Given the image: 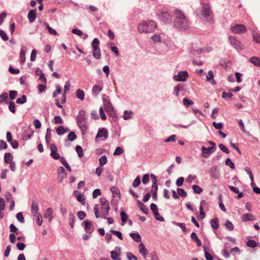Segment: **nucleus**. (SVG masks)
I'll return each mask as SVG.
<instances>
[{
	"label": "nucleus",
	"mask_w": 260,
	"mask_h": 260,
	"mask_svg": "<svg viewBox=\"0 0 260 260\" xmlns=\"http://www.w3.org/2000/svg\"><path fill=\"white\" fill-rule=\"evenodd\" d=\"M100 212H99V206L98 205H95L94 207V212L97 218L106 216L110 210L109 201L105 198L100 199Z\"/></svg>",
	"instance_id": "obj_1"
},
{
	"label": "nucleus",
	"mask_w": 260,
	"mask_h": 260,
	"mask_svg": "<svg viewBox=\"0 0 260 260\" xmlns=\"http://www.w3.org/2000/svg\"><path fill=\"white\" fill-rule=\"evenodd\" d=\"M174 16L176 19L175 25L180 28H186L188 26V21L184 14L179 10L174 11Z\"/></svg>",
	"instance_id": "obj_2"
},
{
	"label": "nucleus",
	"mask_w": 260,
	"mask_h": 260,
	"mask_svg": "<svg viewBox=\"0 0 260 260\" xmlns=\"http://www.w3.org/2000/svg\"><path fill=\"white\" fill-rule=\"evenodd\" d=\"M157 27L153 21H146L138 25V30L140 33H149L154 31Z\"/></svg>",
	"instance_id": "obj_3"
},
{
	"label": "nucleus",
	"mask_w": 260,
	"mask_h": 260,
	"mask_svg": "<svg viewBox=\"0 0 260 260\" xmlns=\"http://www.w3.org/2000/svg\"><path fill=\"white\" fill-rule=\"evenodd\" d=\"M77 123L82 133H85L87 130L85 119V113L84 111H80L77 117Z\"/></svg>",
	"instance_id": "obj_4"
},
{
	"label": "nucleus",
	"mask_w": 260,
	"mask_h": 260,
	"mask_svg": "<svg viewBox=\"0 0 260 260\" xmlns=\"http://www.w3.org/2000/svg\"><path fill=\"white\" fill-rule=\"evenodd\" d=\"M208 144L211 146L206 148L203 146L201 148L202 155L204 158L208 157L216 149V145L214 142L209 141Z\"/></svg>",
	"instance_id": "obj_5"
},
{
	"label": "nucleus",
	"mask_w": 260,
	"mask_h": 260,
	"mask_svg": "<svg viewBox=\"0 0 260 260\" xmlns=\"http://www.w3.org/2000/svg\"><path fill=\"white\" fill-rule=\"evenodd\" d=\"M231 30L234 34H242L247 31V28L244 24H236L231 27Z\"/></svg>",
	"instance_id": "obj_6"
},
{
	"label": "nucleus",
	"mask_w": 260,
	"mask_h": 260,
	"mask_svg": "<svg viewBox=\"0 0 260 260\" xmlns=\"http://www.w3.org/2000/svg\"><path fill=\"white\" fill-rule=\"evenodd\" d=\"M104 109L108 114L113 116L115 115V111H114L112 105L109 100H105L104 101Z\"/></svg>",
	"instance_id": "obj_7"
},
{
	"label": "nucleus",
	"mask_w": 260,
	"mask_h": 260,
	"mask_svg": "<svg viewBox=\"0 0 260 260\" xmlns=\"http://www.w3.org/2000/svg\"><path fill=\"white\" fill-rule=\"evenodd\" d=\"M188 77V74L186 71H181L174 76V79L176 81H185Z\"/></svg>",
	"instance_id": "obj_8"
},
{
	"label": "nucleus",
	"mask_w": 260,
	"mask_h": 260,
	"mask_svg": "<svg viewBox=\"0 0 260 260\" xmlns=\"http://www.w3.org/2000/svg\"><path fill=\"white\" fill-rule=\"evenodd\" d=\"M201 5L202 6V12L203 15L206 18L209 17L211 13L210 5L205 3H201Z\"/></svg>",
	"instance_id": "obj_9"
},
{
	"label": "nucleus",
	"mask_w": 260,
	"mask_h": 260,
	"mask_svg": "<svg viewBox=\"0 0 260 260\" xmlns=\"http://www.w3.org/2000/svg\"><path fill=\"white\" fill-rule=\"evenodd\" d=\"M108 137V131L106 128H102L100 129L95 137V141H98V139L101 138L102 140L106 139Z\"/></svg>",
	"instance_id": "obj_10"
},
{
	"label": "nucleus",
	"mask_w": 260,
	"mask_h": 260,
	"mask_svg": "<svg viewBox=\"0 0 260 260\" xmlns=\"http://www.w3.org/2000/svg\"><path fill=\"white\" fill-rule=\"evenodd\" d=\"M229 40L231 44L237 50H241L242 46L241 43L240 41L237 40L236 38L234 36H231L229 37Z\"/></svg>",
	"instance_id": "obj_11"
},
{
	"label": "nucleus",
	"mask_w": 260,
	"mask_h": 260,
	"mask_svg": "<svg viewBox=\"0 0 260 260\" xmlns=\"http://www.w3.org/2000/svg\"><path fill=\"white\" fill-rule=\"evenodd\" d=\"M51 150V156L55 159L60 158V155L57 153V148L55 144H51L50 146Z\"/></svg>",
	"instance_id": "obj_12"
},
{
	"label": "nucleus",
	"mask_w": 260,
	"mask_h": 260,
	"mask_svg": "<svg viewBox=\"0 0 260 260\" xmlns=\"http://www.w3.org/2000/svg\"><path fill=\"white\" fill-rule=\"evenodd\" d=\"M70 86L71 85L70 82H66L63 88V93L62 94L61 98L60 99V102L62 104H64L66 102V94L67 92L70 90Z\"/></svg>",
	"instance_id": "obj_13"
},
{
	"label": "nucleus",
	"mask_w": 260,
	"mask_h": 260,
	"mask_svg": "<svg viewBox=\"0 0 260 260\" xmlns=\"http://www.w3.org/2000/svg\"><path fill=\"white\" fill-rule=\"evenodd\" d=\"M120 217L122 221V225H123L124 224H125L126 223H128V225L130 226L132 225V221L130 219H128V216L124 211H122L120 212Z\"/></svg>",
	"instance_id": "obj_14"
},
{
	"label": "nucleus",
	"mask_w": 260,
	"mask_h": 260,
	"mask_svg": "<svg viewBox=\"0 0 260 260\" xmlns=\"http://www.w3.org/2000/svg\"><path fill=\"white\" fill-rule=\"evenodd\" d=\"M120 249L118 247L114 250L111 251V257L113 260H121L120 258Z\"/></svg>",
	"instance_id": "obj_15"
},
{
	"label": "nucleus",
	"mask_w": 260,
	"mask_h": 260,
	"mask_svg": "<svg viewBox=\"0 0 260 260\" xmlns=\"http://www.w3.org/2000/svg\"><path fill=\"white\" fill-rule=\"evenodd\" d=\"M165 37V35L163 33H160L158 34H154L151 37V39L154 43L161 42L162 40Z\"/></svg>",
	"instance_id": "obj_16"
},
{
	"label": "nucleus",
	"mask_w": 260,
	"mask_h": 260,
	"mask_svg": "<svg viewBox=\"0 0 260 260\" xmlns=\"http://www.w3.org/2000/svg\"><path fill=\"white\" fill-rule=\"evenodd\" d=\"M53 209L51 208H47L43 215L44 218L48 219L49 222H51L53 219Z\"/></svg>",
	"instance_id": "obj_17"
},
{
	"label": "nucleus",
	"mask_w": 260,
	"mask_h": 260,
	"mask_svg": "<svg viewBox=\"0 0 260 260\" xmlns=\"http://www.w3.org/2000/svg\"><path fill=\"white\" fill-rule=\"evenodd\" d=\"M26 49L27 48L25 46H22L21 48L19 54V60L20 64H23L25 61V52L26 51Z\"/></svg>",
	"instance_id": "obj_18"
},
{
	"label": "nucleus",
	"mask_w": 260,
	"mask_h": 260,
	"mask_svg": "<svg viewBox=\"0 0 260 260\" xmlns=\"http://www.w3.org/2000/svg\"><path fill=\"white\" fill-rule=\"evenodd\" d=\"M159 17L166 23H169L171 21V17L168 12H162L160 14Z\"/></svg>",
	"instance_id": "obj_19"
},
{
	"label": "nucleus",
	"mask_w": 260,
	"mask_h": 260,
	"mask_svg": "<svg viewBox=\"0 0 260 260\" xmlns=\"http://www.w3.org/2000/svg\"><path fill=\"white\" fill-rule=\"evenodd\" d=\"M39 210V207L38 204L35 202H32L31 206V212L32 215H36L37 214H39L40 213L38 212Z\"/></svg>",
	"instance_id": "obj_20"
},
{
	"label": "nucleus",
	"mask_w": 260,
	"mask_h": 260,
	"mask_svg": "<svg viewBox=\"0 0 260 260\" xmlns=\"http://www.w3.org/2000/svg\"><path fill=\"white\" fill-rule=\"evenodd\" d=\"M37 16L36 10H30L28 14V19L30 23L35 21Z\"/></svg>",
	"instance_id": "obj_21"
},
{
	"label": "nucleus",
	"mask_w": 260,
	"mask_h": 260,
	"mask_svg": "<svg viewBox=\"0 0 260 260\" xmlns=\"http://www.w3.org/2000/svg\"><path fill=\"white\" fill-rule=\"evenodd\" d=\"M139 252L144 257H145L146 255L148 254V251L145 248L144 245L143 243H140L139 245Z\"/></svg>",
	"instance_id": "obj_22"
},
{
	"label": "nucleus",
	"mask_w": 260,
	"mask_h": 260,
	"mask_svg": "<svg viewBox=\"0 0 260 260\" xmlns=\"http://www.w3.org/2000/svg\"><path fill=\"white\" fill-rule=\"evenodd\" d=\"M57 172L58 176L61 180H62L66 177L67 174L66 173V170L62 167H60L58 168Z\"/></svg>",
	"instance_id": "obj_23"
},
{
	"label": "nucleus",
	"mask_w": 260,
	"mask_h": 260,
	"mask_svg": "<svg viewBox=\"0 0 260 260\" xmlns=\"http://www.w3.org/2000/svg\"><path fill=\"white\" fill-rule=\"evenodd\" d=\"M242 219L244 221H252L255 219V217L251 213H246L242 216Z\"/></svg>",
	"instance_id": "obj_24"
},
{
	"label": "nucleus",
	"mask_w": 260,
	"mask_h": 260,
	"mask_svg": "<svg viewBox=\"0 0 260 260\" xmlns=\"http://www.w3.org/2000/svg\"><path fill=\"white\" fill-rule=\"evenodd\" d=\"M158 186L157 182H154L153 183L151 188V192L152 198L156 200L157 198V191Z\"/></svg>",
	"instance_id": "obj_25"
},
{
	"label": "nucleus",
	"mask_w": 260,
	"mask_h": 260,
	"mask_svg": "<svg viewBox=\"0 0 260 260\" xmlns=\"http://www.w3.org/2000/svg\"><path fill=\"white\" fill-rule=\"evenodd\" d=\"M103 86H101L99 85H95L93 86L92 89V93L95 95H97L103 89Z\"/></svg>",
	"instance_id": "obj_26"
},
{
	"label": "nucleus",
	"mask_w": 260,
	"mask_h": 260,
	"mask_svg": "<svg viewBox=\"0 0 260 260\" xmlns=\"http://www.w3.org/2000/svg\"><path fill=\"white\" fill-rule=\"evenodd\" d=\"M56 131L58 135H62L65 134L66 133L69 132V129L68 128L64 127L63 126H59L56 129Z\"/></svg>",
	"instance_id": "obj_27"
},
{
	"label": "nucleus",
	"mask_w": 260,
	"mask_h": 260,
	"mask_svg": "<svg viewBox=\"0 0 260 260\" xmlns=\"http://www.w3.org/2000/svg\"><path fill=\"white\" fill-rule=\"evenodd\" d=\"M4 161L6 164H9L13 161L12 154L10 152H7L5 154Z\"/></svg>",
	"instance_id": "obj_28"
},
{
	"label": "nucleus",
	"mask_w": 260,
	"mask_h": 260,
	"mask_svg": "<svg viewBox=\"0 0 260 260\" xmlns=\"http://www.w3.org/2000/svg\"><path fill=\"white\" fill-rule=\"evenodd\" d=\"M252 36L253 41L256 43H260V34L257 31L253 30Z\"/></svg>",
	"instance_id": "obj_29"
},
{
	"label": "nucleus",
	"mask_w": 260,
	"mask_h": 260,
	"mask_svg": "<svg viewBox=\"0 0 260 260\" xmlns=\"http://www.w3.org/2000/svg\"><path fill=\"white\" fill-rule=\"evenodd\" d=\"M76 96L80 100L83 101L84 100L85 93L84 91L79 89L76 91Z\"/></svg>",
	"instance_id": "obj_30"
},
{
	"label": "nucleus",
	"mask_w": 260,
	"mask_h": 260,
	"mask_svg": "<svg viewBox=\"0 0 260 260\" xmlns=\"http://www.w3.org/2000/svg\"><path fill=\"white\" fill-rule=\"evenodd\" d=\"M77 200L78 201L81 203V204L83 205H85L86 202H85V198L84 196L81 193L79 192L78 194L76 196Z\"/></svg>",
	"instance_id": "obj_31"
},
{
	"label": "nucleus",
	"mask_w": 260,
	"mask_h": 260,
	"mask_svg": "<svg viewBox=\"0 0 260 260\" xmlns=\"http://www.w3.org/2000/svg\"><path fill=\"white\" fill-rule=\"evenodd\" d=\"M210 174L211 177L214 179H217L218 178V175L217 174V169L216 167H213L211 168L210 170Z\"/></svg>",
	"instance_id": "obj_32"
},
{
	"label": "nucleus",
	"mask_w": 260,
	"mask_h": 260,
	"mask_svg": "<svg viewBox=\"0 0 260 260\" xmlns=\"http://www.w3.org/2000/svg\"><path fill=\"white\" fill-rule=\"evenodd\" d=\"M249 61L256 66L260 67V58L252 57L249 58Z\"/></svg>",
	"instance_id": "obj_33"
},
{
	"label": "nucleus",
	"mask_w": 260,
	"mask_h": 260,
	"mask_svg": "<svg viewBox=\"0 0 260 260\" xmlns=\"http://www.w3.org/2000/svg\"><path fill=\"white\" fill-rule=\"evenodd\" d=\"M36 217V222L38 226H40L43 222V218L40 213L34 215Z\"/></svg>",
	"instance_id": "obj_34"
},
{
	"label": "nucleus",
	"mask_w": 260,
	"mask_h": 260,
	"mask_svg": "<svg viewBox=\"0 0 260 260\" xmlns=\"http://www.w3.org/2000/svg\"><path fill=\"white\" fill-rule=\"evenodd\" d=\"M214 75L213 73L210 71L208 72V75L206 76L207 80L208 81H211L212 84H215L216 81L213 79Z\"/></svg>",
	"instance_id": "obj_35"
},
{
	"label": "nucleus",
	"mask_w": 260,
	"mask_h": 260,
	"mask_svg": "<svg viewBox=\"0 0 260 260\" xmlns=\"http://www.w3.org/2000/svg\"><path fill=\"white\" fill-rule=\"evenodd\" d=\"M44 25L45 26V27H46V28L47 29V30H48V32H49V34H50L51 35H57V33L56 32V31L52 28L49 25V24L46 22H44Z\"/></svg>",
	"instance_id": "obj_36"
},
{
	"label": "nucleus",
	"mask_w": 260,
	"mask_h": 260,
	"mask_svg": "<svg viewBox=\"0 0 260 260\" xmlns=\"http://www.w3.org/2000/svg\"><path fill=\"white\" fill-rule=\"evenodd\" d=\"M93 57L96 59H99L101 57V50L100 48H98L97 49L93 50L92 53Z\"/></svg>",
	"instance_id": "obj_37"
},
{
	"label": "nucleus",
	"mask_w": 260,
	"mask_h": 260,
	"mask_svg": "<svg viewBox=\"0 0 260 260\" xmlns=\"http://www.w3.org/2000/svg\"><path fill=\"white\" fill-rule=\"evenodd\" d=\"M191 239L196 242L198 246H201V241L198 239L197 235L195 233H192L191 234Z\"/></svg>",
	"instance_id": "obj_38"
},
{
	"label": "nucleus",
	"mask_w": 260,
	"mask_h": 260,
	"mask_svg": "<svg viewBox=\"0 0 260 260\" xmlns=\"http://www.w3.org/2000/svg\"><path fill=\"white\" fill-rule=\"evenodd\" d=\"M183 86L180 84L177 85L174 88V93L176 96H178L179 95V91L180 90H183Z\"/></svg>",
	"instance_id": "obj_39"
},
{
	"label": "nucleus",
	"mask_w": 260,
	"mask_h": 260,
	"mask_svg": "<svg viewBox=\"0 0 260 260\" xmlns=\"http://www.w3.org/2000/svg\"><path fill=\"white\" fill-rule=\"evenodd\" d=\"M183 104L185 107H189V106L193 105L194 102L193 101L185 98L183 100Z\"/></svg>",
	"instance_id": "obj_40"
},
{
	"label": "nucleus",
	"mask_w": 260,
	"mask_h": 260,
	"mask_svg": "<svg viewBox=\"0 0 260 260\" xmlns=\"http://www.w3.org/2000/svg\"><path fill=\"white\" fill-rule=\"evenodd\" d=\"M131 237L137 242L141 241V237L138 233H131Z\"/></svg>",
	"instance_id": "obj_41"
},
{
	"label": "nucleus",
	"mask_w": 260,
	"mask_h": 260,
	"mask_svg": "<svg viewBox=\"0 0 260 260\" xmlns=\"http://www.w3.org/2000/svg\"><path fill=\"white\" fill-rule=\"evenodd\" d=\"M99 160L100 166L103 167L104 165L107 164V157L106 156L103 155L99 158Z\"/></svg>",
	"instance_id": "obj_42"
},
{
	"label": "nucleus",
	"mask_w": 260,
	"mask_h": 260,
	"mask_svg": "<svg viewBox=\"0 0 260 260\" xmlns=\"http://www.w3.org/2000/svg\"><path fill=\"white\" fill-rule=\"evenodd\" d=\"M62 91V88L60 85H56V89L54 91L53 93V97L55 98L56 97L58 94H59Z\"/></svg>",
	"instance_id": "obj_43"
},
{
	"label": "nucleus",
	"mask_w": 260,
	"mask_h": 260,
	"mask_svg": "<svg viewBox=\"0 0 260 260\" xmlns=\"http://www.w3.org/2000/svg\"><path fill=\"white\" fill-rule=\"evenodd\" d=\"M100 44V42L99 40L97 38H94L92 42V47L93 48V50L94 49H97L98 48H100L99 47Z\"/></svg>",
	"instance_id": "obj_44"
},
{
	"label": "nucleus",
	"mask_w": 260,
	"mask_h": 260,
	"mask_svg": "<svg viewBox=\"0 0 260 260\" xmlns=\"http://www.w3.org/2000/svg\"><path fill=\"white\" fill-rule=\"evenodd\" d=\"M76 151L79 157H82L83 156V150L80 146L77 145L76 146Z\"/></svg>",
	"instance_id": "obj_45"
},
{
	"label": "nucleus",
	"mask_w": 260,
	"mask_h": 260,
	"mask_svg": "<svg viewBox=\"0 0 260 260\" xmlns=\"http://www.w3.org/2000/svg\"><path fill=\"white\" fill-rule=\"evenodd\" d=\"M192 188L193 191L197 193L200 194L203 191V189H202V188L197 185H192Z\"/></svg>",
	"instance_id": "obj_46"
},
{
	"label": "nucleus",
	"mask_w": 260,
	"mask_h": 260,
	"mask_svg": "<svg viewBox=\"0 0 260 260\" xmlns=\"http://www.w3.org/2000/svg\"><path fill=\"white\" fill-rule=\"evenodd\" d=\"M26 96L25 95H23L20 98H18L16 100V103L19 104H22L26 102Z\"/></svg>",
	"instance_id": "obj_47"
},
{
	"label": "nucleus",
	"mask_w": 260,
	"mask_h": 260,
	"mask_svg": "<svg viewBox=\"0 0 260 260\" xmlns=\"http://www.w3.org/2000/svg\"><path fill=\"white\" fill-rule=\"evenodd\" d=\"M8 95L7 92H3L0 95V104L7 100Z\"/></svg>",
	"instance_id": "obj_48"
},
{
	"label": "nucleus",
	"mask_w": 260,
	"mask_h": 260,
	"mask_svg": "<svg viewBox=\"0 0 260 260\" xmlns=\"http://www.w3.org/2000/svg\"><path fill=\"white\" fill-rule=\"evenodd\" d=\"M77 138V136L73 132H70L68 136V139L70 141H73Z\"/></svg>",
	"instance_id": "obj_49"
},
{
	"label": "nucleus",
	"mask_w": 260,
	"mask_h": 260,
	"mask_svg": "<svg viewBox=\"0 0 260 260\" xmlns=\"http://www.w3.org/2000/svg\"><path fill=\"white\" fill-rule=\"evenodd\" d=\"M51 139V136L50 132V129L48 128L47 130V134L45 136L46 142L47 144H49L50 143Z\"/></svg>",
	"instance_id": "obj_50"
},
{
	"label": "nucleus",
	"mask_w": 260,
	"mask_h": 260,
	"mask_svg": "<svg viewBox=\"0 0 260 260\" xmlns=\"http://www.w3.org/2000/svg\"><path fill=\"white\" fill-rule=\"evenodd\" d=\"M238 124H239V125L241 131L243 133H244L245 134L248 133V132L246 130L245 126H244V123L243 122V121L241 119H239L238 120Z\"/></svg>",
	"instance_id": "obj_51"
},
{
	"label": "nucleus",
	"mask_w": 260,
	"mask_h": 260,
	"mask_svg": "<svg viewBox=\"0 0 260 260\" xmlns=\"http://www.w3.org/2000/svg\"><path fill=\"white\" fill-rule=\"evenodd\" d=\"M247 246L251 248H254L256 247L257 243L256 242L252 240H249L247 242Z\"/></svg>",
	"instance_id": "obj_52"
},
{
	"label": "nucleus",
	"mask_w": 260,
	"mask_h": 260,
	"mask_svg": "<svg viewBox=\"0 0 260 260\" xmlns=\"http://www.w3.org/2000/svg\"><path fill=\"white\" fill-rule=\"evenodd\" d=\"M211 225L212 228H218V219L217 218H214L211 221Z\"/></svg>",
	"instance_id": "obj_53"
},
{
	"label": "nucleus",
	"mask_w": 260,
	"mask_h": 260,
	"mask_svg": "<svg viewBox=\"0 0 260 260\" xmlns=\"http://www.w3.org/2000/svg\"><path fill=\"white\" fill-rule=\"evenodd\" d=\"M204 203V201L201 202L200 206V217L201 218H203L205 217V213L204 212V209L203 207V204Z\"/></svg>",
	"instance_id": "obj_54"
},
{
	"label": "nucleus",
	"mask_w": 260,
	"mask_h": 260,
	"mask_svg": "<svg viewBox=\"0 0 260 260\" xmlns=\"http://www.w3.org/2000/svg\"><path fill=\"white\" fill-rule=\"evenodd\" d=\"M123 152H124V151L121 147H117L116 148V149L113 153V155L115 156L119 155H121V154H122L123 153Z\"/></svg>",
	"instance_id": "obj_55"
},
{
	"label": "nucleus",
	"mask_w": 260,
	"mask_h": 260,
	"mask_svg": "<svg viewBox=\"0 0 260 260\" xmlns=\"http://www.w3.org/2000/svg\"><path fill=\"white\" fill-rule=\"evenodd\" d=\"M9 109L13 113H15V112H16L15 105V103L14 102H10L9 103Z\"/></svg>",
	"instance_id": "obj_56"
},
{
	"label": "nucleus",
	"mask_w": 260,
	"mask_h": 260,
	"mask_svg": "<svg viewBox=\"0 0 260 260\" xmlns=\"http://www.w3.org/2000/svg\"><path fill=\"white\" fill-rule=\"evenodd\" d=\"M133 115V113L130 111H125L124 112L123 118L124 119H128L132 118Z\"/></svg>",
	"instance_id": "obj_57"
},
{
	"label": "nucleus",
	"mask_w": 260,
	"mask_h": 260,
	"mask_svg": "<svg viewBox=\"0 0 260 260\" xmlns=\"http://www.w3.org/2000/svg\"><path fill=\"white\" fill-rule=\"evenodd\" d=\"M54 123L55 124H61L63 123V120L61 117L59 116H56L53 119Z\"/></svg>",
	"instance_id": "obj_58"
},
{
	"label": "nucleus",
	"mask_w": 260,
	"mask_h": 260,
	"mask_svg": "<svg viewBox=\"0 0 260 260\" xmlns=\"http://www.w3.org/2000/svg\"><path fill=\"white\" fill-rule=\"evenodd\" d=\"M245 171L247 172V173L249 175L251 181L253 182L254 180V177L252 173V172L250 169L248 167H246L245 168Z\"/></svg>",
	"instance_id": "obj_59"
},
{
	"label": "nucleus",
	"mask_w": 260,
	"mask_h": 260,
	"mask_svg": "<svg viewBox=\"0 0 260 260\" xmlns=\"http://www.w3.org/2000/svg\"><path fill=\"white\" fill-rule=\"evenodd\" d=\"M225 163L226 166H229L231 169H234L235 168V165L230 158H227Z\"/></svg>",
	"instance_id": "obj_60"
},
{
	"label": "nucleus",
	"mask_w": 260,
	"mask_h": 260,
	"mask_svg": "<svg viewBox=\"0 0 260 260\" xmlns=\"http://www.w3.org/2000/svg\"><path fill=\"white\" fill-rule=\"evenodd\" d=\"M177 192L178 194L182 197H185L187 196L186 192L183 189L178 188Z\"/></svg>",
	"instance_id": "obj_61"
},
{
	"label": "nucleus",
	"mask_w": 260,
	"mask_h": 260,
	"mask_svg": "<svg viewBox=\"0 0 260 260\" xmlns=\"http://www.w3.org/2000/svg\"><path fill=\"white\" fill-rule=\"evenodd\" d=\"M101 194V191L99 189H96L93 190L92 192V197L94 199L96 198L98 196Z\"/></svg>",
	"instance_id": "obj_62"
},
{
	"label": "nucleus",
	"mask_w": 260,
	"mask_h": 260,
	"mask_svg": "<svg viewBox=\"0 0 260 260\" xmlns=\"http://www.w3.org/2000/svg\"><path fill=\"white\" fill-rule=\"evenodd\" d=\"M17 220L21 223L24 222V219L21 212H19L16 215Z\"/></svg>",
	"instance_id": "obj_63"
},
{
	"label": "nucleus",
	"mask_w": 260,
	"mask_h": 260,
	"mask_svg": "<svg viewBox=\"0 0 260 260\" xmlns=\"http://www.w3.org/2000/svg\"><path fill=\"white\" fill-rule=\"evenodd\" d=\"M205 256L207 260H213V257L207 250L205 247H204Z\"/></svg>",
	"instance_id": "obj_64"
}]
</instances>
